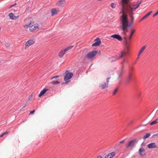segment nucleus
Wrapping results in <instances>:
<instances>
[{"label": "nucleus", "instance_id": "f3484780", "mask_svg": "<svg viewBox=\"0 0 158 158\" xmlns=\"http://www.w3.org/2000/svg\"><path fill=\"white\" fill-rule=\"evenodd\" d=\"M65 53V51L64 49L60 51L59 52V57L60 58H62L64 55Z\"/></svg>", "mask_w": 158, "mask_h": 158}, {"label": "nucleus", "instance_id": "f704fd0d", "mask_svg": "<svg viewBox=\"0 0 158 158\" xmlns=\"http://www.w3.org/2000/svg\"><path fill=\"white\" fill-rule=\"evenodd\" d=\"M111 6L113 8H114L115 7V6L114 5L113 3H111Z\"/></svg>", "mask_w": 158, "mask_h": 158}, {"label": "nucleus", "instance_id": "72a5a7b5", "mask_svg": "<svg viewBox=\"0 0 158 158\" xmlns=\"http://www.w3.org/2000/svg\"><path fill=\"white\" fill-rule=\"evenodd\" d=\"M16 5V4L15 3V4H14V5H11L9 7V9H10L11 8L13 7V6H15Z\"/></svg>", "mask_w": 158, "mask_h": 158}, {"label": "nucleus", "instance_id": "473e14b6", "mask_svg": "<svg viewBox=\"0 0 158 158\" xmlns=\"http://www.w3.org/2000/svg\"><path fill=\"white\" fill-rule=\"evenodd\" d=\"M16 5V4L15 3V4H14V5H11L9 7V9H10L11 8L13 7V6H15Z\"/></svg>", "mask_w": 158, "mask_h": 158}, {"label": "nucleus", "instance_id": "58836bf2", "mask_svg": "<svg viewBox=\"0 0 158 158\" xmlns=\"http://www.w3.org/2000/svg\"><path fill=\"white\" fill-rule=\"evenodd\" d=\"M97 158H102V157L101 156H98Z\"/></svg>", "mask_w": 158, "mask_h": 158}, {"label": "nucleus", "instance_id": "7ed1b4c3", "mask_svg": "<svg viewBox=\"0 0 158 158\" xmlns=\"http://www.w3.org/2000/svg\"><path fill=\"white\" fill-rule=\"evenodd\" d=\"M97 53V51H93L87 54V57L88 59H92L96 55Z\"/></svg>", "mask_w": 158, "mask_h": 158}, {"label": "nucleus", "instance_id": "c756f323", "mask_svg": "<svg viewBox=\"0 0 158 158\" xmlns=\"http://www.w3.org/2000/svg\"><path fill=\"white\" fill-rule=\"evenodd\" d=\"M59 76H54V77H52L51 79V80H52L53 79H54V78H59Z\"/></svg>", "mask_w": 158, "mask_h": 158}, {"label": "nucleus", "instance_id": "7c9ffc66", "mask_svg": "<svg viewBox=\"0 0 158 158\" xmlns=\"http://www.w3.org/2000/svg\"><path fill=\"white\" fill-rule=\"evenodd\" d=\"M32 97H33V96H32V94L30 96H29V98L28 100H30V101H31L32 99Z\"/></svg>", "mask_w": 158, "mask_h": 158}, {"label": "nucleus", "instance_id": "5701e85b", "mask_svg": "<svg viewBox=\"0 0 158 158\" xmlns=\"http://www.w3.org/2000/svg\"><path fill=\"white\" fill-rule=\"evenodd\" d=\"M151 135L149 133H147L145 135H144L143 137V139H145L148 137H149Z\"/></svg>", "mask_w": 158, "mask_h": 158}, {"label": "nucleus", "instance_id": "c9c22d12", "mask_svg": "<svg viewBox=\"0 0 158 158\" xmlns=\"http://www.w3.org/2000/svg\"><path fill=\"white\" fill-rule=\"evenodd\" d=\"M131 76H132V74L131 73H129V76H128V78L129 79H131Z\"/></svg>", "mask_w": 158, "mask_h": 158}, {"label": "nucleus", "instance_id": "4be33fe9", "mask_svg": "<svg viewBox=\"0 0 158 158\" xmlns=\"http://www.w3.org/2000/svg\"><path fill=\"white\" fill-rule=\"evenodd\" d=\"M73 47V45L67 47V48L64 49L65 51V52H66L68 51L71 49Z\"/></svg>", "mask_w": 158, "mask_h": 158}, {"label": "nucleus", "instance_id": "e433bc0d", "mask_svg": "<svg viewBox=\"0 0 158 158\" xmlns=\"http://www.w3.org/2000/svg\"><path fill=\"white\" fill-rule=\"evenodd\" d=\"M9 132V131H6L5 132H4V133H3V135H5L7 134Z\"/></svg>", "mask_w": 158, "mask_h": 158}, {"label": "nucleus", "instance_id": "2f4dec72", "mask_svg": "<svg viewBox=\"0 0 158 158\" xmlns=\"http://www.w3.org/2000/svg\"><path fill=\"white\" fill-rule=\"evenodd\" d=\"M152 11H150V12H149L148 13H147L146 15L148 16H148H149L152 13Z\"/></svg>", "mask_w": 158, "mask_h": 158}, {"label": "nucleus", "instance_id": "a19ab883", "mask_svg": "<svg viewBox=\"0 0 158 158\" xmlns=\"http://www.w3.org/2000/svg\"><path fill=\"white\" fill-rule=\"evenodd\" d=\"M156 15L155 14H154V15H153V17H155V16H156Z\"/></svg>", "mask_w": 158, "mask_h": 158}, {"label": "nucleus", "instance_id": "f8f14e48", "mask_svg": "<svg viewBox=\"0 0 158 158\" xmlns=\"http://www.w3.org/2000/svg\"><path fill=\"white\" fill-rule=\"evenodd\" d=\"M126 54V51L125 50H122L119 54V56L117 57V60H118L122 58L123 56H125Z\"/></svg>", "mask_w": 158, "mask_h": 158}, {"label": "nucleus", "instance_id": "c85d7f7f", "mask_svg": "<svg viewBox=\"0 0 158 158\" xmlns=\"http://www.w3.org/2000/svg\"><path fill=\"white\" fill-rule=\"evenodd\" d=\"M110 77H108L106 79V82H107L106 84H107V85L108 84V83L109 82V80L110 79Z\"/></svg>", "mask_w": 158, "mask_h": 158}, {"label": "nucleus", "instance_id": "a211bd4d", "mask_svg": "<svg viewBox=\"0 0 158 158\" xmlns=\"http://www.w3.org/2000/svg\"><path fill=\"white\" fill-rule=\"evenodd\" d=\"M145 48H146L145 46H143L139 50V53H138V58H139V56L144 51V49H145Z\"/></svg>", "mask_w": 158, "mask_h": 158}, {"label": "nucleus", "instance_id": "1a4fd4ad", "mask_svg": "<svg viewBox=\"0 0 158 158\" xmlns=\"http://www.w3.org/2000/svg\"><path fill=\"white\" fill-rule=\"evenodd\" d=\"M95 42L92 44V46H97L99 45L101 43V41L99 38H97L95 40Z\"/></svg>", "mask_w": 158, "mask_h": 158}, {"label": "nucleus", "instance_id": "c03bdc74", "mask_svg": "<svg viewBox=\"0 0 158 158\" xmlns=\"http://www.w3.org/2000/svg\"><path fill=\"white\" fill-rule=\"evenodd\" d=\"M133 68H132V69H132V70H133Z\"/></svg>", "mask_w": 158, "mask_h": 158}, {"label": "nucleus", "instance_id": "ddd939ff", "mask_svg": "<svg viewBox=\"0 0 158 158\" xmlns=\"http://www.w3.org/2000/svg\"><path fill=\"white\" fill-rule=\"evenodd\" d=\"M111 37L116 39L119 41L122 40V38L121 36L118 34H115L112 35L111 36Z\"/></svg>", "mask_w": 158, "mask_h": 158}, {"label": "nucleus", "instance_id": "412c9836", "mask_svg": "<svg viewBox=\"0 0 158 158\" xmlns=\"http://www.w3.org/2000/svg\"><path fill=\"white\" fill-rule=\"evenodd\" d=\"M135 29H133L131 30V34L129 37V40H130L131 39V38L132 35L134 34V33L135 32Z\"/></svg>", "mask_w": 158, "mask_h": 158}, {"label": "nucleus", "instance_id": "0eeeda50", "mask_svg": "<svg viewBox=\"0 0 158 158\" xmlns=\"http://www.w3.org/2000/svg\"><path fill=\"white\" fill-rule=\"evenodd\" d=\"M136 141V139H134L129 141L128 143L126 145V147L127 148L129 147H131L134 146L135 143Z\"/></svg>", "mask_w": 158, "mask_h": 158}, {"label": "nucleus", "instance_id": "f03ea898", "mask_svg": "<svg viewBox=\"0 0 158 158\" xmlns=\"http://www.w3.org/2000/svg\"><path fill=\"white\" fill-rule=\"evenodd\" d=\"M65 74L64 78L65 81H67L70 79L73 76V73L69 72L68 70H67L65 71Z\"/></svg>", "mask_w": 158, "mask_h": 158}, {"label": "nucleus", "instance_id": "f257e3e1", "mask_svg": "<svg viewBox=\"0 0 158 158\" xmlns=\"http://www.w3.org/2000/svg\"><path fill=\"white\" fill-rule=\"evenodd\" d=\"M142 2V0H139L131 5L129 0H122V15L121 16L120 21L122 29L124 31L125 35H126V30L128 26L127 16L126 12L128 14L131 18V23H132L134 19L133 11L139 6Z\"/></svg>", "mask_w": 158, "mask_h": 158}, {"label": "nucleus", "instance_id": "2eb2a0df", "mask_svg": "<svg viewBox=\"0 0 158 158\" xmlns=\"http://www.w3.org/2000/svg\"><path fill=\"white\" fill-rule=\"evenodd\" d=\"M108 85L105 82H101L99 84V87L102 89H104L107 87Z\"/></svg>", "mask_w": 158, "mask_h": 158}, {"label": "nucleus", "instance_id": "aec40b11", "mask_svg": "<svg viewBox=\"0 0 158 158\" xmlns=\"http://www.w3.org/2000/svg\"><path fill=\"white\" fill-rule=\"evenodd\" d=\"M32 21H30L29 22H28V23H27L26 24H25L24 25H23V27L25 28H28L31 25V24Z\"/></svg>", "mask_w": 158, "mask_h": 158}, {"label": "nucleus", "instance_id": "6ab92c4d", "mask_svg": "<svg viewBox=\"0 0 158 158\" xmlns=\"http://www.w3.org/2000/svg\"><path fill=\"white\" fill-rule=\"evenodd\" d=\"M48 89H44L41 91L40 94L38 95L39 97H40L42 95H44L47 91Z\"/></svg>", "mask_w": 158, "mask_h": 158}, {"label": "nucleus", "instance_id": "dca6fc26", "mask_svg": "<svg viewBox=\"0 0 158 158\" xmlns=\"http://www.w3.org/2000/svg\"><path fill=\"white\" fill-rule=\"evenodd\" d=\"M115 155V153L114 152H112L106 155L105 156V158H111Z\"/></svg>", "mask_w": 158, "mask_h": 158}, {"label": "nucleus", "instance_id": "393cba45", "mask_svg": "<svg viewBox=\"0 0 158 158\" xmlns=\"http://www.w3.org/2000/svg\"><path fill=\"white\" fill-rule=\"evenodd\" d=\"M50 83L54 85H57L60 83V82L57 81H53L50 82Z\"/></svg>", "mask_w": 158, "mask_h": 158}, {"label": "nucleus", "instance_id": "423d86ee", "mask_svg": "<svg viewBox=\"0 0 158 158\" xmlns=\"http://www.w3.org/2000/svg\"><path fill=\"white\" fill-rule=\"evenodd\" d=\"M39 25L38 24H35L29 27V31L31 32L34 31L36 29L39 28Z\"/></svg>", "mask_w": 158, "mask_h": 158}, {"label": "nucleus", "instance_id": "9b49d317", "mask_svg": "<svg viewBox=\"0 0 158 158\" xmlns=\"http://www.w3.org/2000/svg\"><path fill=\"white\" fill-rule=\"evenodd\" d=\"M35 41L34 40H28L26 43L25 45L27 47L30 46L35 43Z\"/></svg>", "mask_w": 158, "mask_h": 158}, {"label": "nucleus", "instance_id": "20e7f679", "mask_svg": "<svg viewBox=\"0 0 158 158\" xmlns=\"http://www.w3.org/2000/svg\"><path fill=\"white\" fill-rule=\"evenodd\" d=\"M66 2L65 0H60L56 3V4L57 6L61 8H63Z\"/></svg>", "mask_w": 158, "mask_h": 158}, {"label": "nucleus", "instance_id": "9d476101", "mask_svg": "<svg viewBox=\"0 0 158 158\" xmlns=\"http://www.w3.org/2000/svg\"><path fill=\"white\" fill-rule=\"evenodd\" d=\"M139 152L140 155L141 156H143L146 155L145 150L143 148H140L139 150Z\"/></svg>", "mask_w": 158, "mask_h": 158}, {"label": "nucleus", "instance_id": "6e6552de", "mask_svg": "<svg viewBox=\"0 0 158 158\" xmlns=\"http://www.w3.org/2000/svg\"><path fill=\"white\" fill-rule=\"evenodd\" d=\"M8 15L10 19L13 20L16 19L19 17L18 15H15V14L12 13L9 14Z\"/></svg>", "mask_w": 158, "mask_h": 158}, {"label": "nucleus", "instance_id": "4c0bfd02", "mask_svg": "<svg viewBox=\"0 0 158 158\" xmlns=\"http://www.w3.org/2000/svg\"><path fill=\"white\" fill-rule=\"evenodd\" d=\"M35 111V110H33L32 111H31L30 112V114H33L34 113Z\"/></svg>", "mask_w": 158, "mask_h": 158}, {"label": "nucleus", "instance_id": "a878e982", "mask_svg": "<svg viewBox=\"0 0 158 158\" xmlns=\"http://www.w3.org/2000/svg\"><path fill=\"white\" fill-rule=\"evenodd\" d=\"M157 119H156L155 120L152 121V122L150 124V125H153L154 124H156V123H158V122H157Z\"/></svg>", "mask_w": 158, "mask_h": 158}, {"label": "nucleus", "instance_id": "39448f33", "mask_svg": "<svg viewBox=\"0 0 158 158\" xmlns=\"http://www.w3.org/2000/svg\"><path fill=\"white\" fill-rule=\"evenodd\" d=\"M52 16H53L57 14L59 12L58 8H52L51 10Z\"/></svg>", "mask_w": 158, "mask_h": 158}, {"label": "nucleus", "instance_id": "37998d69", "mask_svg": "<svg viewBox=\"0 0 158 158\" xmlns=\"http://www.w3.org/2000/svg\"><path fill=\"white\" fill-rule=\"evenodd\" d=\"M140 95V94H139V96H138L139 97V96Z\"/></svg>", "mask_w": 158, "mask_h": 158}, {"label": "nucleus", "instance_id": "79ce46f5", "mask_svg": "<svg viewBox=\"0 0 158 158\" xmlns=\"http://www.w3.org/2000/svg\"><path fill=\"white\" fill-rule=\"evenodd\" d=\"M155 14L156 15H158V13L157 12H156L155 13Z\"/></svg>", "mask_w": 158, "mask_h": 158}, {"label": "nucleus", "instance_id": "ea45409f", "mask_svg": "<svg viewBox=\"0 0 158 158\" xmlns=\"http://www.w3.org/2000/svg\"><path fill=\"white\" fill-rule=\"evenodd\" d=\"M4 135H3V133L2 134V135H0V137H2Z\"/></svg>", "mask_w": 158, "mask_h": 158}, {"label": "nucleus", "instance_id": "b1692460", "mask_svg": "<svg viewBox=\"0 0 158 158\" xmlns=\"http://www.w3.org/2000/svg\"><path fill=\"white\" fill-rule=\"evenodd\" d=\"M124 141H125V140H123L122 141L119 142V143L116 144L115 145V147H118L119 145V144L123 143L124 142Z\"/></svg>", "mask_w": 158, "mask_h": 158}, {"label": "nucleus", "instance_id": "cd10ccee", "mask_svg": "<svg viewBox=\"0 0 158 158\" xmlns=\"http://www.w3.org/2000/svg\"><path fill=\"white\" fill-rule=\"evenodd\" d=\"M118 90V88H116V89H114V92L113 93V95H114L116 94V93L117 92Z\"/></svg>", "mask_w": 158, "mask_h": 158}, {"label": "nucleus", "instance_id": "a18cd8bd", "mask_svg": "<svg viewBox=\"0 0 158 158\" xmlns=\"http://www.w3.org/2000/svg\"><path fill=\"white\" fill-rule=\"evenodd\" d=\"M156 12H157V13H158V10L157 11H156Z\"/></svg>", "mask_w": 158, "mask_h": 158}, {"label": "nucleus", "instance_id": "4468645a", "mask_svg": "<svg viewBox=\"0 0 158 158\" xmlns=\"http://www.w3.org/2000/svg\"><path fill=\"white\" fill-rule=\"evenodd\" d=\"M147 147L149 149L154 148H156L157 146L155 143H152L148 145Z\"/></svg>", "mask_w": 158, "mask_h": 158}, {"label": "nucleus", "instance_id": "bb28decb", "mask_svg": "<svg viewBox=\"0 0 158 158\" xmlns=\"http://www.w3.org/2000/svg\"><path fill=\"white\" fill-rule=\"evenodd\" d=\"M148 17V16L146 15H144V16H143L141 19H140L139 22H140L142 21L144 19H146Z\"/></svg>", "mask_w": 158, "mask_h": 158}]
</instances>
